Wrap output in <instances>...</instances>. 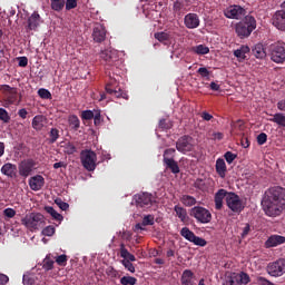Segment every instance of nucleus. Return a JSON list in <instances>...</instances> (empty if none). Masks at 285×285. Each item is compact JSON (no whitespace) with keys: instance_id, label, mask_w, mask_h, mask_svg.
<instances>
[{"instance_id":"obj_48","label":"nucleus","mask_w":285,"mask_h":285,"mask_svg":"<svg viewBox=\"0 0 285 285\" xmlns=\"http://www.w3.org/2000/svg\"><path fill=\"white\" fill-rule=\"evenodd\" d=\"M55 226L49 225L42 229V235H45V237H52V235H55Z\"/></svg>"},{"instance_id":"obj_53","label":"nucleus","mask_w":285,"mask_h":285,"mask_svg":"<svg viewBox=\"0 0 285 285\" xmlns=\"http://www.w3.org/2000/svg\"><path fill=\"white\" fill-rule=\"evenodd\" d=\"M131 262H132V261H130V259L121 261V264H122V266H125V268H126L127 271H129V273H135V265H132Z\"/></svg>"},{"instance_id":"obj_42","label":"nucleus","mask_w":285,"mask_h":285,"mask_svg":"<svg viewBox=\"0 0 285 285\" xmlns=\"http://www.w3.org/2000/svg\"><path fill=\"white\" fill-rule=\"evenodd\" d=\"M0 121L3 124H10V114L4 108H0Z\"/></svg>"},{"instance_id":"obj_54","label":"nucleus","mask_w":285,"mask_h":285,"mask_svg":"<svg viewBox=\"0 0 285 285\" xmlns=\"http://www.w3.org/2000/svg\"><path fill=\"white\" fill-rule=\"evenodd\" d=\"M224 158L227 164H232L234 159H237V155L233 154L232 151H227L225 153Z\"/></svg>"},{"instance_id":"obj_47","label":"nucleus","mask_w":285,"mask_h":285,"mask_svg":"<svg viewBox=\"0 0 285 285\" xmlns=\"http://www.w3.org/2000/svg\"><path fill=\"white\" fill-rule=\"evenodd\" d=\"M95 117V112L92 110H83L81 112V119L83 121H90L91 119H94Z\"/></svg>"},{"instance_id":"obj_40","label":"nucleus","mask_w":285,"mask_h":285,"mask_svg":"<svg viewBox=\"0 0 285 285\" xmlns=\"http://www.w3.org/2000/svg\"><path fill=\"white\" fill-rule=\"evenodd\" d=\"M120 284L121 285H135L137 284V278L132 276H124L120 278Z\"/></svg>"},{"instance_id":"obj_13","label":"nucleus","mask_w":285,"mask_h":285,"mask_svg":"<svg viewBox=\"0 0 285 285\" xmlns=\"http://www.w3.org/2000/svg\"><path fill=\"white\" fill-rule=\"evenodd\" d=\"M180 235H181V237H184V239H187V242H190L195 246L204 247L208 244V242H206V239L195 235V233L193 230H190V228H188V227H183L180 229Z\"/></svg>"},{"instance_id":"obj_57","label":"nucleus","mask_w":285,"mask_h":285,"mask_svg":"<svg viewBox=\"0 0 285 285\" xmlns=\"http://www.w3.org/2000/svg\"><path fill=\"white\" fill-rule=\"evenodd\" d=\"M101 112H96V114H94V125L96 126V127H99V126H101Z\"/></svg>"},{"instance_id":"obj_36","label":"nucleus","mask_w":285,"mask_h":285,"mask_svg":"<svg viewBox=\"0 0 285 285\" xmlns=\"http://www.w3.org/2000/svg\"><path fill=\"white\" fill-rule=\"evenodd\" d=\"M191 50L195 52V55H208V52H210V48H208L206 45H198L193 47Z\"/></svg>"},{"instance_id":"obj_64","label":"nucleus","mask_w":285,"mask_h":285,"mask_svg":"<svg viewBox=\"0 0 285 285\" xmlns=\"http://www.w3.org/2000/svg\"><path fill=\"white\" fill-rule=\"evenodd\" d=\"M276 106L281 112H285V99L279 100Z\"/></svg>"},{"instance_id":"obj_17","label":"nucleus","mask_w":285,"mask_h":285,"mask_svg":"<svg viewBox=\"0 0 285 285\" xmlns=\"http://www.w3.org/2000/svg\"><path fill=\"white\" fill-rule=\"evenodd\" d=\"M100 59L105 62L106 66L112 67L117 61H119V57L117 56V51L114 50H104L100 52Z\"/></svg>"},{"instance_id":"obj_8","label":"nucleus","mask_w":285,"mask_h":285,"mask_svg":"<svg viewBox=\"0 0 285 285\" xmlns=\"http://www.w3.org/2000/svg\"><path fill=\"white\" fill-rule=\"evenodd\" d=\"M176 150L181 155H188L195 150V139L191 136L185 135L176 141Z\"/></svg>"},{"instance_id":"obj_37","label":"nucleus","mask_w":285,"mask_h":285,"mask_svg":"<svg viewBox=\"0 0 285 285\" xmlns=\"http://www.w3.org/2000/svg\"><path fill=\"white\" fill-rule=\"evenodd\" d=\"M66 7V1L63 0H51V9L56 12H61Z\"/></svg>"},{"instance_id":"obj_22","label":"nucleus","mask_w":285,"mask_h":285,"mask_svg":"<svg viewBox=\"0 0 285 285\" xmlns=\"http://www.w3.org/2000/svg\"><path fill=\"white\" fill-rule=\"evenodd\" d=\"M92 39L96 43H102V41H106V27L101 24L94 27Z\"/></svg>"},{"instance_id":"obj_52","label":"nucleus","mask_w":285,"mask_h":285,"mask_svg":"<svg viewBox=\"0 0 285 285\" xmlns=\"http://www.w3.org/2000/svg\"><path fill=\"white\" fill-rule=\"evenodd\" d=\"M266 141H268V135H266V132H261L257 136V144H258V146H264V144H266Z\"/></svg>"},{"instance_id":"obj_25","label":"nucleus","mask_w":285,"mask_h":285,"mask_svg":"<svg viewBox=\"0 0 285 285\" xmlns=\"http://www.w3.org/2000/svg\"><path fill=\"white\" fill-rule=\"evenodd\" d=\"M285 244V237L279 235H272L266 242V248H275V246H279Z\"/></svg>"},{"instance_id":"obj_28","label":"nucleus","mask_w":285,"mask_h":285,"mask_svg":"<svg viewBox=\"0 0 285 285\" xmlns=\"http://www.w3.org/2000/svg\"><path fill=\"white\" fill-rule=\"evenodd\" d=\"M164 166L171 170L174 175H179V164L175 159H168L166 158L165 161H163Z\"/></svg>"},{"instance_id":"obj_34","label":"nucleus","mask_w":285,"mask_h":285,"mask_svg":"<svg viewBox=\"0 0 285 285\" xmlns=\"http://www.w3.org/2000/svg\"><path fill=\"white\" fill-rule=\"evenodd\" d=\"M42 268L45 271H52V268H55V261L52 259V256L50 254L47 255L42 261Z\"/></svg>"},{"instance_id":"obj_18","label":"nucleus","mask_w":285,"mask_h":285,"mask_svg":"<svg viewBox=\"0 0 285 285\" xmlns=\"http://www.w3.org/2000/svg\"><path fill=\"white\" fill-rule=\"evenodd\" d=\"M41 26V16H39V12L35 11L27 20V26H24V29L27 32L37 31V28Z\"/></svg>"},{"instance_id":"obj_19","label":"nucleus","mask_w":285,"mask_h":285,"mask_svg":"<svg viewBox=\"0 0 285 285\" xmlns=\"http://www.w3.org/2000/svg\"><path fill=\"white\" fill-rule=\"evenodd\" d=\"M272 23L274 28H277V30H282V32H285V11L277 10L273 14Z\"/></svg>"},{"instance_id":"obj_14","label":"nucleus","mask_w":285,"mask_h":285,"mask_svg":"<svg viewBox=\"0 0 285 285\" xmlns=\"http://www.w3.org/2000/svg\"><path fill=\"white\" fill-rule=\"evenodd\" d=\"M134 200L137 208H150V206L157 202L155 196L149 193L137 194L134 196Z\"/></svg>"},{"instance_id":"obj_43","label":"nucleus","mask_w":285,"mask_h":285,"mask_svg":"<svg viewBox=\"0 0 285 285\" xmlns=\"http://www.w3.org/2000/svg\"><path fill=\"white\" fill-rule=\"evenodd\" d=\"M35 282H37V279L35 278V275H32V274H27V275H23V277H22L23 285H33Z\"/></svg>"},{"instance_id":"obj_30","label":"nucleus","mask_w":285,"mask_h":285,"mask_svg":"<svg viewBox=\"0 0 285 285\" xmlns=\"http://www.w3.org/2000/svg\"><path fill=\"white\" fill-rule=\"evenodd\" d=\"M269 121L281 126V128H285V115L283 112H277L273 115V118H269Z\"/></svg>"},{"instance_id":"obj_55","label":"nucleus","mask_w":285,"mask_h":285,"mask_svg":"<svg viewBox=\"0 0 285 285\" xmlns=\"http://www.w3.org/2000/svg\"><path fill=\"white\" fill-rule=\"evenodd\" d=\"M183 9H184V3L181 1L177 0L174 2V6H173L174 12L179 13L181 12Z\"/></svg>"},{"instance_id":"obj_60","label":"nucleus","mask_w":285,"mask_h":285,"mask_svg":"<svg viewBox=\"0 0 285 285\" xmlns=\"http://www.w3.org/2000/svg\"><path fill=\"white\" fill-rule=\"evenodd\" d=\"M197 72L200 77H210V71L206 67H200Z\"/></svg>"},{"instance_id":"obj_10","label":"nucleus","mask_w":285,"mask_h":285,"mask_svg":"<svg viewBox=\"0 0 285 285\" xmlns=\"http://www.w3.org/2000/svg\"><path fill=\"white\" fill-rule=\"evenodd\" d=\"M266 273L271 277H282L285 274V258H278L266 266Z\"/></svg>"},{"instance_id":"obj_24","label":"nucleus","mask_w":285,"mask_h":285,"mask_svg":"<svg viewBox=\"0 0 285 285\" xmlns=\"http://www.w3.org/2000/svg\"><path fill=\"white\" fill-rule=\"evenodd\" d=\"M180 283L181 285H197L195 283V273L190 269H185L181 274Z\"/></svg>"},{"instance_id":"obj_5","label":"nucleus","mask_w":285,"mask_h":285,"mask_svg":"<svg viewBox=\"0 0 285 285\" xmlns=\"http://www.w3.org/2000/svg\"><path fill=\"white\" fill-rule=\"evenodd\" d=\"M189 216L196 219L197 224H210L213 214L206 207L195 206L189 209Z\"/></svg>"},{"instance_id":"obj_59","label":"nucleus","mask_w":285,"mask_h":285,"mask_svg":"<svg viewBox=\"0 0 285 285\" xmlns=\"http://www.w3.org/2000/svg\"><path fill=\"white\" fill-rule=\"evenodd\" d=\"M3 215H4V217H9V219H12V217H14V215H17V212L12 208H7L3 210Z\"/></svg>"},{"instance_id":"obj_38","label":"nucleus","mask_w":285,"mask_h":285,"mask_svg":"<svg viewBox=\"0 0 285 285\" xmlns=\"http://www.w3.org/2000/svg\"><path fill=\"white\" fill-rule=\"evenodd\" d=\"M155 39H157V41H159L160 43H166V41H170V35H168L167 32L160 31V32H156L154 35Z\"/></svg>"},{"instance_id":"obj_58","label":"nucleus","mask_w":285,"mask_h":285,"mask_svg":"<svg viewBox=\"0 0 285 285\" xmlns=\"http://www.w3.org/2000/svg\"><path fill=\"white\" fill-rule=\"evenodd\" d=\"M77 8V0H67L66 10H75Z\"/></svg>"},{"instance_id":"obj_29","label":"nucleus","mask_w":285,"mask_h":285,"mask_svg":"<svg viewBox=\"0 0 285 285\" xmlns=\"http://www.w3.org/2000/svg\"><path fill=\"white\" fill-rule=\"evenodd\" d=\"M120 257H122V261L137 262V257L128 252L124 243L120 244Z\"/></svg>"},{"instance_id":"obj_45","label":"nucleus","mask_w":285,"mask_h":285,"mask_svg":"<svg viewBox=\"0 0 285 285\" xmlns=\"http://www.w3.org/2000/svg\"><path fill=\"white\" fill-rule=\"evenodd\" d=\"M38 96L40 99H52V94H50V90L45 88L38 90Z\"/></svg>"},{"instance_id":"obj_33","label":"nucleus","mask_w":285,"mask_h":285,"mask_svg":"<svg viewBox=\"0 0 285 285\" xmlns=\"http://www.w3.org/2000/svg\"><path fill=\"white\" fill-rule=\"evenodd\" d=\"M46 213H48L49 215H51V217L56 220V222H63V216L61 214H59L55 207H50L47 206L45 207Z\"/></svg>"},{"instance_id":"obj_23","label":"nucleus","mask_w":285,"mask_h":285,"mask_svg":"<svg viewBox=\"0 0 285 285\" xmlns=\"http://www.w3.org/2000/svg\"><path fill=\"white\" fill-rule=\"evenodd\" d=\"M1 174L4 175L6 177H9V179H14L17 178V165L12 163H7L4 164L1 169Z\"/></svg>"},{"instance_id":"obj_31","label":"nucleus","mask_w":285,"mask_h":285,"mask_svg":"<svg viewBox=\"0 0 285 285\" xmlns=\"http://www.w3.org/2000/svg\"><path fill=\"white\" fill-rule=\"evenodd\" d=\"M174 210L176 213V216L180 219V222H186V219H188V212L186 210V208L176 205L174 207Z\"/></svg>"},{"instance_id":"obj_63","label":"nucleus","mask_w":285,"mask_h":285,"mask_svg":"<svg viewBox=\"0 0 285 285\" xmlns=\"http://www.w3.org/2000/svg\"><path fill=\"white\" fill-rule=\"evenodd\" d=\"M234 57H236L237 59H246V56L244 55V52L242 51V49H236L234 51Z\"/></svg>"},{"instance_id":"obj_1","label":"nucleus","mask_w":285,"mask_h":285,"mask_svg":"<svg viewBox=\"0 0 285 285\" xmlns=\"http://www.w3.org/2000/svg\"><path fill=\"white\" fill-rule=\"evenodd\" d=\"M262 206L268 217H278L285 210V188L282 186L269 187L265 190Z\"/></svg>"},{"instance_id":"obj_44","label":"nucleus","mask_w":285,"mask_h":285,"mask_svg":"<svg viewBox=\"0 0 285 285\" xmlns=\"http://www.w3.org/2000/svg\"><path fill=\"white\" fill-rule=\"evenodd\" d=\"M175 148L166 149L163 155V161H166V159H175Z\"/></svg>"},{"instance_id":"obj_12","label":"nucleus","mask_w":285,"mask_h":285,"mask_svg":"<svg viewBox=\"0 0 285 285\" xmlns=\"http://www.w3.org/2000/svg\"><path fill=\"white\" fill-rule=\"evenodd\" d=\"M35 170H37V161L32 158L24 159L18 165V173L23 179H28Z\"/></svg>"},{"instance_id":"obj_3","label":"nucleus","mask_w":285,"mask_h":285,"mask_svg":"<svg viewBox=\"0 0 285 285\" xmlns=\"http://www.w3.org/2000/svg\"><path fill=\"white\" fill-rule=\"evenodd\" d=\"M257 28V20L253 16H246L242 21L236 23L235 32L239 39H248Z\"/></svg>"},{"instance_id":"obj_32","label":"nucleus","mask_w":285,"mask_h":285,"mask_svg":"<svg viewBox=\"0 0 285 285\" xmlns=\"http://www.w3.org/2000/svg\"><path fill=\"white\" fill-rule=\"evenodd\" d=\"M46 121V118L43 116L38 115L32 119V128L35 130H42L43 129V122Z\"/></svg>"},{"instance_id":"obj_16","label":"nucleus","mask_w":285,"mask_h":285,"mask_svg":"<svg viewBox=\"0 0 285 285\" xmlns=\"http://www.w3.org/2000/svg\"><path fill=\"white\" fill-rule=\"evenodd\" d=\"M224 14L227 19H242L246 14V9L242 6H230L224 10Z\"/></svg>"},{"instance_id":"obj_41","label":"nucleus","mask_w":285,"mask_h":285,"mask_svg":"<svg viewBox=\"0 0 285 285\" xmlns=\"http://www.w3.org/2000/svg\"><path fill=\"white\" fill-rule=\"evenodd\" d=\"M59 139V129L51 128L49 132V144H55Z\"/></svg>"},{"instance_id":"obj_39","label":"nucleus","mask_w":285,"mask_h":285,"mask_svg":"<svg viewBox=\"0 0 285 285\" xmlns=\"http://www.w3.org/2000/svg\"><path fill=\"white\" fill-rule=\"evenodd\" d=\"M69 124L70 126H72L73 130H79L81 126V121L79 120V117H77L76 115L69 117Z\"/></svg>"},{"instance_id":"obj_62","label":"nucleus","mask_w":285,"mask_h":285,"mask_svg":"<svg viewBox=\"0 0 285 285\" xmlns=\"http://www.w3.org/2000/svg\"><path fill=\"white\" fill-rule=\"evenodd\" d=\"M10 282V277L6 274H0V285H6Z\"/></svg>"},{"instance_id":"obj_21","label":"nucleus","mask_w":285,"mask_h":285,"mask_svg":"<svg viewBox=\"0 0 285 285\" xmlns=\"http://www.w3.org/2000/svg\"><path fill=\"white\" fill-rule=\"evenodd\" d=\"M43 186H46V178H43V176L36 175L29 178V188H31V190H35L37 193L41 190Z\"/></svg>"},{"instance_id":"obj_56","label":"nucleus","mask_w":285,"mask_h":285,"mask_svg":"<svg viewBox=\"0 0 285 285\" xmlns=\"http://www.w3.org/2000/svg\"><path fill=\"white\" fill-rule=\"evenodd\" d=\"M107 275H108L109 277H112L114 279H118V277H119V272H117V269H114L112 267H109V268L107 269Z\"/></svg>"},{"instance_id":"obj_27","label":"nucleus","mask_w":285,"mask_h":285,"mask_svg":"<svg viewBox=\"0 0 285 285\" xmlns=\"http://www.w3.org/2000/svg\"><path fill=\"white\" fill-rule=\"evenodd\" d=\"M252 52L256 59H266V49L263 43H256Z\"/></svg>"},{"instance_id":"obj_15","label":"nucleus","mask_w":285,"mask_h":285,"mask_svg":"<svg viewBox=\"0 0 285 285\" xmlns=\"http://www.w3.org/2000/svg\"><path fill=\"white\" fill-rule=\"evenodd\" d=\"M106 94L111 95V97H116V99H121V97H126V94L121 88H119V83L117 79H110L105 87Z\"/></svg>"},{"instance_id":"obj_61","label":"nucleus","mask_w":285,"mask_h":285,"mask_svg":"<svg viewBox=\"0 0 285 285\" xmlns=\"http://www.w3.org/2000/svg\"><path fill=\"white\" fill-rule=\"evenodd\" d=\"M18 59H19L18 66H20V68H26V66H28V58L27 57H20Z\"/></svg>"},{"instance_id":"obj_6","label":"nucleus","mask_w":285,"mask_h":285,"mask_svg":"<svg viewBox=\"0 0 285 285\" xmlns=\"http://www.w3.org/2000/svg\"><path fill=\"white\" fill-rule=\"evenodd\" d=\"M250 284V276L246 272L227 273L223 279V285H246Z\"/></svg>"},{"instance_id":"obj_7","label":"nucleus","mask_w":285,"mask_h":285,"mask_svg":"<svg viewBox=\"0 0 285 285\" xmlns=\"http://www.w3.org/2000/svg\"><path fill=\"white\" fill-rule=\"evenodd\" d=\"M80 161L86 170L92 173L97 168V154L90 149L80 153Z\"/></svg>"},{"instance_id":"obj_20","label":"nucleus","mask_w":285,"mask_h":285,"mask_svg":"<svg viewBox=\"0 0 285 285\" xmlns=\"http://www.w3.org/2000/svg\"><path fill=\"white\" fill-rule=\"evenodd\" d=\"M199 16L197 13H187L184 18V24L188 30H195V28H199Z\"/></svg>"},{"instance_id":"obj_46","label":"nucleus","mask_w":285,"mask_h":285,"mask_svg":"<svg viewBox=\"0 0 285 285\" xmlns=\"http://www.w3.org/2000/svg\"><path fill=\"white\" fill-rule=\"evenodd\" d=\"M142 226H155V216L153 215L144 216Z\"/></svg>"},{"instance_id":"obj_49","label":"nucleus","mask_w":285,"mask_h":285,"mask_svg":"<svg viewBox=\"0 0 285 285\" xmlns=\"http://www.w3.org/2000/svg\"><path fill=\"white\" fill-rule=\"evenodd\" d=\"M256 284L257 285H275V283L271 282L268 278L264 276H257Z\"/></svg>"},{"instance_id":"obj_26","label":"nucleus","mask_w":285,"mask_h":285,"mask_svg":"<svg viewBox=\"0 0 285 285\" xmlns=\"http://www.w3.org/2000/svg\"><path fill=\"white\" fill-rule=\"evenodd\" d=\"M226 170H227L226 161L224 160V158H218L216 160V173L218 177L224 179L226 177Z\"/></svg>"},{"instance_id":"obj_4","label":"nucleus","mask_w":285,"mask_h":285,"mask_svg":"<svg viewBox=\"0 0 285 285\" xmlns=\"http://www.w3.org/2000/svg\"><path fill=\"white\" fill-rule=\"evenodd\" d=\"M22 226H26L30 233H37L46 226V217L41 213H30L21 218Z\"/></svg>"},{"instance_id":"obj_35","label":"nucleus","mask_w":285,"mask_h":285,"mask_svg":"<svg viewBox=\"0 0 285 285\" xmlns=\"http://www.w3.org/2000/svg\"><path fill=\"white\" fill-rule=\"evenodd\" d=\"M181 204H184V206L190 207V206H195V204H197V199L190 195H184L180 198Z\"/></svg>"},{"instance_id":"obj_2","label":"nucleus","mask_w":285,"mask_h":285,"mask_svg":"<svg viewBox=\"0 0 285 285\" xmlns=\"http://www.w3.org/2000/svg\"><path fill=\"white\" fill-rule=\"evenodd\" d=\"M224 199L227 208H229L232 213H242V210H244V202L239 195L233 191L228 193L226 189H218L214 196L216 210H222L224 208Z\"/></svg>"},{"instance_id":"obj_50","label":"nucleus","mask_w":285,"mask_h":285,"mask_svg":"<svg viewBox=\"0 0 285 285\" xmlns=\"http://www.w3.org/2000/svg\"><path fill=\"white\" fill-rule=\"evenodd\" d=\"M55 204L58 205V207L60 208V210H68L70 208V205L63 200H61V198H57L55 200Z\"/></svg>"},{"instance_id":"obj_11","label":"nucleus","mask_w":285,"mask_h":285,"mask_svg":"<svg viewBox=\"0 0 285 285\" xmlns=\"http://www.w3.org/2000/svg\"><path fill=\"white\" fill-rule=\"evenodd\" d=\"M0 90L3 92L4 108L12 106V104H17L19 97L17 88L10 87V85H2Z\"/></svg>"},{"instance_id":"obj_51","label":"nucleus","mask_w":285,"mask_h":285,"mask_svg":"<svg viewBox=\"0 0 285 285\" xmlns=\"http://www.w3.org/2000/svg\"><path fill=\"white\" fill-rule=\"evenodd\" d=\"M56 263L58 266H66L68 264V256L66 254H62L56 258Z\"/></svg>"},{"instance_id":"obj_9","label":"nucleus","mask_w":285,"mask_h":285,"mask_svg":"<svg viewBox=\"0 0 285 285\" xmlns=\"http://www.w3.org/2000/svg\"><path fill=\"white\" fill-rule=\"evenodd\" d=\"M271 59L274 63H285V43L275 42L269 46Z\"/></svg>"}]
</instances>
